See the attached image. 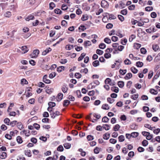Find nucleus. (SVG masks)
Segmentation results:
<instances>
[{
	"instance_id": "23",
	"label": "nucleus",
	"mask_w": 160,
	"mask_h": 160,
	"mask_svg": "<svg viewBox=\"0 0 160 160\" xmlns=\"http://www.w3.org/2000/svg\"><path fill=\"white\" fill-rule=\"evenodd\" d=\"M10 122V120L8 118H5L4 120V123L8 125H9Z\"/></svg>"
},
{
	"instance_id": "29",
	"label": "nucleus",
	"mask_w": 160,
	"mask_h": 160,
	"mask_svg": "<svg viewBox=\"0 0 160 160\" xmlns=\"http://www.w3.org/2000/svg\"><path fill=\"white\" fill-rule=\"evenodd\" d=\"M150 92L152 94L156 95L158 93L157 91L155 90L154 89H151L150 90Z\"/></svg>"
},
{
	"instance_id": "34",
	"label": "nucleus",
	"mask_w": 160,
	"mask_h": 160,
	"mask_svg": "<svg viewBox=\"0 0 160 160\" xmlns=\"http://www.w3.org/2000/svg\"><path fill=\"white\" fill-rule=\"evenodd\" d=\"M102 108L105 110H108L109 109L108 105L107 104H103L102 105Z\"/></svg>"
},
{
	"instance_id": "43",
	"label": "nucleus",
	"mask_w": 160,
	"mask_h": 160,
	"mask_svg": "<svg viewBox=\"0 0 160 160\" xmlns=\"http://www.w3.org/2000/svg\"><path fill=\"white\" fill-rule=\"evenodd\" d=\"M134 47L135 49H138L140 48L141 45L139 43H134Z\"/></svg>"
},
{
	"instance_id": "20",
	"label": "nucleus",
	"mask_w": 160,
	"mask_h": 160,
	"mask_svg": "<svg viewBox=\"0 0 160 160\" xmlns=\"http://www.w3.org/2000/svg\"><path fill=\"white\" fill-rule=\"evenodd\" d=\"M86 55V53H82L80 56L79 57V58L78 59V61H81L82 60V59L84 57H85V56Z\"/></svg>"
},
{
	"instance_id": "24",
	"label": "nucleus",
	"mask_w": 160,
	"mask_h": 160,
	"mask_svg": "<svg viewBox=\"0 0 160 160\" xmlns=\"http://www.w3.org/2000/svg\"><path fill=\"white\" fill-rule=\"evenodd\" d=\"M131 71L134 73H136L138 70V69H137L136 68H135L134 67H131Z\"/></svg>"
},
{
	"instance_id": "31",
	"label": "nucleus",
	"mask_w": 160,
	"mask_h": 160,
	"mask_svg": "<svg viewBox=\"0 0 160 160\" xmlns=\"http://www.w3.org/2000/svg\"><path fill=\"white\" fill-rule=\"evenodd\" d=\"M64 69V67L63 66H60L57 68V71L59 72H62Z\"/></svg>"
},
{
	"instance_id": "48",
	"label": "nucleus",
	"mask_w": 160,
	"mask_h": 160,
	"mask_svg": "<svg viewBox=\"0 0 160 160\" xmlns=\"http://www.w3.org/2000/svg\"><path fill=\"white\" fill-rule=\"evenodd\" d=\"M93 117L97 119H99L101 117V116L100 114H97L96 113H94L93 114Z\"/></svg>"
},
{
	"instance_id": "62",
	"label": "nucleus",
	"mask_w": 160,
	"mask_h": 160,
	"mask_svg": "<svg viewBox=\"0 0 160 160\" xmlns=\"http://www.w3.org/2000/svg\"><path fill=\"white\" fill-rule=\"evenodd\" d=\"M113 24L111 23H108L106 26V28L108 29L111 28L113 27Z\"/></svg>"
},
{
	"instance_id": "42",
	"label": "nucleus",
	"mask_w": 160,
	"mask_h": 160,
	"mask_svg": "<svg viewBox=\"0 0 160 160\" xmlns=\"http://www.w3.org/2000/svg\"><path fill=\"white\" fill-rule=\"evenodd\" d=\"M56 74L54 72H52L49 74V78H52L56 76Z\"/></svg>"
},
{
	"instance_id": "45",
	"label": "nucleus",
	"mask_w": 160,
	"mask_h": 160,
	"mask_svg": "<svg viewBox=\"0 0 160 160\" xmlns=\"http://www.w3.org/2000/svg\"><path fill=\"white\" fill-rule=\"evenodd\" d=\"M127 12L128 11L126 9L122 10L121 11V13L124 15H126L127 14Z\"/></svg>"
},
{
	"instance_id": "6",
	"label": "nucleus",
	"mask_w": 160,
	"mask_h": 160,
	"mask_svg": "<svg viewBox=\"0 0 160 160\" xmlns=\"http://www.w3.org/2000/svg\"><path fill=\"white\" fill-rule=\"evenodd\" d=\"M20 134L22 135L25 134L27 137L29 136L30 134L29 131H28L27 132V131L26 130H24L21 132Z\"/></svg>"
},
{
	"instance_id": "44",
	"label": "nucleus",
	"mask_w": 160,
	"mask_h": 160,
	"mask_svg": "<svg viewBox=\"0 0 160 160\" xmlns=\"http://www.w3.org/2000/svg\"><path fill=\"white\" fill-rule=\"evenodd\" d=\"M138 94H133L131 96V98L133 100H136L138 97Z\"/></svg>"
},
{
	"instance_id": "51",
	"label": "nucleus",
	"mask_w": 160,
	"mask_h": 160,
	"mask_svg": "<svg viewBox=\"0 0 160 160\" xmlns=\"http://www.w3.org/2000/svg\"><path fill=\"white\" fill-rule=\"evenodd\" d=\"M76 93L78 98H80L82 96L81 92L79 90H78L76 92Z\"/></svg>"
},
{
	"instance_id": "61",
	"label": "nucleus",
	"mask_w": 160,
	"mask_h": 160,
	"mask_svg": "<svg viewBox=\"0 0 160 160\" xmlns=\"http://www.w3.org/2000/svg\"><path fill=\"white\" fill-rule=\"evenodd\" d=\"M110 142L112 144H115L117 142V141L115 139L111 138L109 140Z\"/></svg>"
},
{
	"instance_id": "7",
	"label": "nucleus",
	"mask_w": 160,
	"mask_h": 160,
	"mask_svg": "<svg viewBox=\"0 0 160 160\" xmlns=\"http://www.w3.org/2000/svg\"><path fill=\"white\" fill-rule=\"evenodd\" d=\"M63 94L62 93H59L57 96V100L58 101H60L63 98Z\"/></svg>"
},
{
	"instance_id": "37",
	"label": "nucleus",
	"mask_w": 160,
	"mask_h": 160,
	"mask_svg": "<svg viewBox=\"0 0 160 160\" xmlns=\"http://www.w3.org/2000/svg\"><path fill=\"white\" fill-rule=\"evenodd\" d=\"M48 105L49 107L52 108L55 106L56 103L54 102H50L48 103Z\"/></svg>"
},
{
	"instance_id": "14",
	"label": "nucleus",
	"mask_w": 160,
	"mask_h": 160,
	"mask_svg": "<svg viewBox=\"0 0 160 160\" xmlns=\"http://www.w3.org/2000/svg\"><path fill=\"white\" fill-rule=\"evenodd\" d=\"M24 153L26 155L28 156V157L31 156L32 155L30 150H28L24 151Z\"/></svg>"
},
{
	"instance_id": "1",
	"label": "nucleus",
	"mask_w": 160,
	"mask_h": 160,
	"mask_svg": "<svg viewBox=\"0 0 160 160\" xmlns=\"http://www.w3.org/2000/svg\"><path fill=\"white\" fill-rule=\"evenodd\" d=\"M39 53V51L38 49L33 51V52L31 54V57L32 58H35L37 57Z\"/></svg>"
},
{
	"instance_id": "52",
	"label": "nucleus",
	"mask_w": 160,
	"mask_h": 160,
	"mask_svg": "<svg viewBox=\"0 0 160 160\" xmlns=\"http://www.w3.org/2000/svg\"><path fill=\"white\" fill-rule=\"evenodd\" d=\"M145 10L147 11L150 12L152 10L153 8L152 7H147L145 8Z\"/></svg>"
},
{
	"instance_id": "54",
	"label": "nucleus",
	"mask_w": 160,
	"mask_h": 160,
	"mask_svg": "<svg viewBox=\"0 0 160 160\" xmlns=\"http://www.w3.org/2000/svg\"><path fill=\"white\" fill-rule=\"evenodd\" d=\"M127 72V70L126 69L124 70H122V69H120L119 70V72L120 74H122V75H124Z\"/></svg>"
},
{
	"instance_id": "38",
	"label": "nucleus",
	"mask_w": 160,
	"mask_h": 160,
	"mask_svg": "<svg viewBox=\"0 0 160 160\" xmlns=\"http://www.w3.org/2000/svg\"><path fill=\"white\" fill-rule=\"evenodd\" d=\"M17 127L20 130L23 128L22 124L21 122H19L17 123Z\"/></svg>"
},
{
	"instance_id": "39",
	"label": "nucleus",
	"mask_w": 160,
	"mask_h": 160,
	"mask_svg": "<svg viewBox=\"0 0 160 160\" xmlns=\"http://www.w3.org/2000/svg\"><path fill=\"white\" fill-rule=\"evenodd\" d=\"M17 142L19 143H21L22 142V138L20 136H18L17 137Z\"/></svg>"
},
{
	"instance_id": "58",
	"label": "nucleus",
	"mask_w": 160,
	"mask_h": 160,
	"mask_svg": "<svg viewBox=\"0 0 160 160\" xmlns=\"http://www.w3.org/2000/svg\"><path fill=\"white\" fill-rule=\"evenodd\" d=\"M107 100V101L110 103H112L114 101V100L111 98H108Z\"/></svg>"
},
{
	"instance_id": "46",
	"label": "nucleus",
	"mask_w": 160,
	"mask_h": 160,
	"mask_svg": "<svg viewBox=\"0 0 160 160\" xmlns=\"http://www.w3.org/2000/svg\"><path fill=\"white\" fill-rule=\"evenodd\" d=\"M131 137L133 138L136 137L138 135V133L137 132H133L131 134Z\"/></svg>"
},
{
	"instance_id": "50",
	"label": "nucleus",
	"mask_w": 160,
	"mask_h": 160,
	"mask_svg": "<svg viewBox=\"0 0 160 160\" xmlns=\"http://www.w3.org/2000/svg\"><path fill=\"white\" fill-rule=\"evenodd\" d=\"M96 52L97 54L99 55H101L103 54V52L102 50L98 49L96 50Z\"/></svg>"
},
{
	"instance_id": "11",
	"label": "nucleus",
	"mask_w": 160,
	"mask_h": 160,
	"mask_svg": "<svg viewBox=\"0 0 160 160\" xmlns=\"http://www.w3.org/2000/svg\"><path fill=\"white\" fill-rule=\"evenodd\" d=\"M91 44V42L89 41H87L84 42L83 45L85 48L90 46Z\"/></svg>"
},
{
	"instance_id": "49",
	"label": "nucleus",
	"mask_w": 160,
	"mask_h": 160,
	"mask_svg": "<svg viewBox=\"0 0 160 160\" xmlns=\"http://www.w3.org/2000/svg\"><path fill=\"white\" fill-rule=\"evenodd\" d=\"M124 63L126 65H130L131 63V61L128 59H126L124 61Z\"/></svg>"
},
{
	"instance_id": "25",
	"label": "nucleus",
	"mask_w": 160,
	"mask_h": 160,
	"mask_svg": "<svg viewBox=\"0 0 160 160\" xmlns=\"http://www.w3.org/2000/svg\"><path fill=\"white\" fill-rule=\"evenodd\" d=\"M92 65L94 67H96L99 65V62L98 60H95L93 62Z\"/></svg>"
},
{
	"instance_id": "5",
	"label": "nucleus",
	"mask_w": 160,
	"mask_h": 160,
	"mask_svg": "<svg viewBox=\"0 0 160 160\" xmlns=\"http://www.w3.org/2000/svg\"><path fill=\"white\" fill-rule=\"evenodd\" d=\"M51 51L52 49L50 48H48L42 52V55H45Z\"/></svg>"
},
{
	"instance_id": "36",
	"label": "nucleus",
	"mask_w": 160,
	"mask_h": 160,
	"mask_svg": "<svg viewBox=\"0 0 160 160\" xmlns=\"http://www.w3.org/2000/svg\"><path fill=\"white\" fill-rule=\"evenodd\" d=\"M104 42L107 43L109 44L111 43V40L110 39L108 38H106L104 39Z\"/></svg>"
},
{
	"instance_id": "32",
	"label": "nucleus",
	"mask_w": 160,
	"mask_h": 160,
	"mask_svg": "<svg viewBox=\"0 0 160 160\" xmlns=\"http://www.w3.org/2000/svg\"><path fill=\"white\" fill-rule=\"evenodd\" d=\"M109 119L107 117H103L102 119V121L104 122H107L109 121Z\"/></svg>"
},
{
	"instance_id": "27",
	"label": "nucleus",
	"mask_w": 160,
	"mask_h": 160,
	"mask_svg": "<svg viewBox=\"0 0 160 160\" xmlns=\"http://www.w3.org/2000/svg\"><path fill=\"white\" fill-rule=\"evenodd\" d=\"M34 18V17L33 15H30L26 18V20L28 21H29L30 20L33 19Z\"/></svg>"
},
{
	"instance_id": "33",
	"label": "nucleus",
	"mask_w": 160,
	"mask_h": 160,
	"mask_svg": "<svg viewBox=\"0 0 160 160\" xmlns=\"http://www.w3.org/2000/svg\"><path fill=\"white\" fill-rule=\"evenodd\" d=\"M70 103V102L67 100H65L64 101L63 106H67Z\"/></svg>"
},
{
	"instance_id": "53",
	"label": "nucleus",
	"mask_w": 160,
	"mask_h": 160,
	"mask_svg": "<svg viewBox=\"0 0 160 160\" xmlns=\"http://www.w3.org/2000/svg\"><path fill=\"white\" fill-rule=\"evenodd\" d=\"M106 45L103 43H100L99 45V48L101 49H103L105 48Z\"/></svg>"
},
{
	"instance_id": "57",
	"label": "nucleus",
	"mask_w": 160,
	"mask_h": 160,
	"mask_svg": "<svg viewBox=\"0 0 160 160\" xmlns=\"http://www.w3.org/2000/svg\"><path fill=\"white\" fill-rule=\"evenodd\" d=\"M135 7L134 5H132L128 6V8L130 10H132L135 9Z\"/></svg>"
},
{
	"instance_id": "9",
	"label": "nucleus",
	"mask_w": 160,
	"mask_h": 160,
	"mask_svg": "<svg viewBox=\"0 0 160 160\" xmlns=\"http://www.w3.org/2000/svg\"><path fill=\"white\" fill-rule=\"evenodd\" d=\"M152 48L155 52H156L158 50L159 47L157 44H154L152 46Z\"/></svg>"
},
{
	"instance_id": "19",
	"label": "nucleus",
	"mask_w": 160,
	"mask_h": 160,
	"mask_svg": "<svg viewBox=\"0 0 160 160\" xmlns=\"http://www.w3.org/2000/svg\"><path fill=\"white\" fill-rule=\"evenodd\" d=\"M21 83L23 85L24 84H27L28 82L25 79L23 78L21 80Z\"/></svg>"
},
{
	"instance_id": "30",
	"label": "nucleus",
	"mask_w": 160,
	"mask_h": 160,
	"mask_svg": "<svg viewBox=\"0 0 160 160\" xmlns=\"http://www.w3.org/2000/svg\"><path fill=\"white\" fill-rule=\"evenodd\" d=\"M57 150L58 151L62 152L64 150V148L62 145H60L57 148Z\"/></svg>"
},
{
	"instance_id": "10",
	"label": "nucleus",
	"mask_w": 160,
	"mask_h": 160,
	"mask_svg": "<svg viewBox=\"0 0 160 160\" xmlns=\"http://www.w3.org/2000/svg\"><path fill=\"white\" fill-rule=\"evenodd\" d=\"M63 146L66 149H69L71 147V144L69 143L65 142L64 143Z\"/></svg>"
},
{
	"instance_id": "28",
	"label": "nucleus",
	"mask_w": 160,
	"mask_h": 160,
	"mask_svg": "<svg viewBox=\"0 0 160 160\" xmlns=\"http://www.w3.org/2000/svg\"><path fill=\"white\" fill-rule=\"evenodd\" d=\"M11 12L8 11L6 12L4 14V16L5 17L9 18L11 16Z\"/></svg>"
},
{
	"instance_id": "3",
	"label": "nucleus",
	"mask_w": 160,
	"mask_h": 160,
	"mask_svg": "<svg viewBox=\"0 0 160 160\" xmlns=\"http://www.w3.org/2000/svg\"><path fill=\"white\" fill-rule=\"evenodd\" d=\"M60 112L58 111H56L55 112H51L50 115L51 116L52 118H54L56 116L60 115Z\"/></svg>"
},
{
	"instance_id": "17",
	"label": "nucleus",
	"mask_w": 160,
	"mask_h": 160,
	"mask_svg": "<svg viewBox=\"0 0 160 160\" xmlns=\"http://www.w3.org/2000/svg\"><path fill=\"white\" fill-rule=\"evenodd\" d=\"M7 153L6 152H2V154L0 155V158L1 159L6 158L7 157Z\"/></svg>"
},
{
	"instance_id": "8",
	"label": "nucleus",
	"mask_w": 160,
	"mask_h": 160,
	"mask_svg": "<svg viewBox=\"0 0 160 160\" xmlns=\"http://www.w3.org/2000/svg\"><path fill=\"white\" fill-rule=\"evenodd\" d=\"M68 89V87L66 85H63L62 88V91L64 93H66L67 92Z\"/></svg>"
},
{
	"instance_id": "63",
	"label": "nucleus",
	"mask_w": 160,
	"mask_h": 160,
	"mask_svg": "<svg viewBox=\"0 0 160 160\" xmlns=\"http://www.w3.org/2000/svg\"><path fill=\"white\" fill-rule=\"evenodd\" d=\"M142 144L143 146H146L148 144V142L146 140H144L142 142Z\"/></svg>"
},
{
	"instance_id": "41",
	"label": "nucleus",
	"mask_w": 160,
	"mask_h": 160,
	"mask_svg": "<svg viewBox=\"0 0 160 160\" xmlns=\"http://www.w3.org/2000/svg\"><path fill=\"white\" fill-rule=\"evenodd\" d=\"M54 12L57 14H61L62 12L60 9L57 8L55 9L54 10Z\"/></svg>"
},
{
	"instance_id": "60",
	"label": "nucleus",
	"mask_w": 160,
	"mask_h": 160,
	"mask_svg": "<svg viewBox=\"0 0 160 160\" xmlns=\"http://www.w3.org/2000/svg\"><path fill=\"white\" fill-rule=\"evenodd\" d=\"M17 122V121H16V120L13 121H12L10 122L9 125H10L12 127H14L16 125Z\"/></svg>"
},
{
	"instance_id": "35",
	"label": "nucleus",
	"mask_w": 160,
	"mask_h": 160,
	"mask_svg": "<svg viewBox=\"0 0 160 160\" xmlns=\"http://www.w3.org/2000/svg\"><path fill=\"white\" fill-rule=\"evenodd\" d=\"M88 16L87 15H83L82 16L81 19L82 21H84L88 20Z\"/></svg>"
},
{
	"instance_id": "22",
	"label": "nucleus",
	"mask_w": 160,
	"mask_h": 160,
	"mask_svg": "<svg viewBox=\"0 0 160 160\" xmlns=\"http://www.w3.org/2000/svg\"><path fill=\"white\" fill-rule=\"evenodd\" d=\"M65 48L67 50H70L73 48V46L72 45H66Z\"/></svg>"
},
{
	"instance_id": "59",
	"label": "nucleus",
	"mask_w": 160,
	"mask_h": 160,
	"mask_svg": "<svg viewBox=\"0 0 160 160\" xmlns=\"http://www.w3.org/2000/svg\"><path fill=\"white\" fill-rule=\"evenodd\" d=\"M34 128L37 130H38L40 128V125L37 123H35L33 124Z\"/></svg>"
},
{
	"instance_id": "2",
	"label": "nucleus",
	"mask_w": 160,
	"mask_h": 160,
	"mask_svg": "<svg viewBox=\"0 0 160 160\" xmlns=\"http://www.w3.org/2000/svg\"><path fill=\"white\" fill-rule=\"evenodd\" d=\"M101 6L102 8H107L109 6V4L107 1L103 0L101 2Z\"/></svg>"
},
{
	"instance_id": "56",
	"label": "nucleus",
	"mask_w": 160,
	"mask_h": 160,
	"mask_svg": "<svg viewBox=\"0 0 160 160\" xmlns=\"http://www.w3.org/2000/svg\"><path fill=\"white\" fill-rule=\"evenodd\" d=\"M86 29V28L85 26L84 25H81L79 28L78 29L79 30L83 31Z\"/></svg>"
},
{
	"instance_id": "26",
	"label": "nucleus",
	"mask_w": 160,
	"mask_h": 160,
	"mask_svg": "<svg viewBox=\"0 0 160 160\" xmlns=\"http://www.w3.org/2000/svg\"><path fill=\"white\" fill-rule=\"evenodd\" d=\"M136 65L138 67H142L143 66V64L142 62L138 61L136 62Z\"/></svg>"
},
{
	"instance_id": "21",
	"label": "nucleus",
	"mask_w": 160,
	"mask_h": 160,
	"mask_svg": "<svg viewBox=\"0 0 160 160\" xmlns=\"http://www.w3.org/2000/svg\"><path fill=\"white\" fill-rule=\"evenodd\" d=\"M118 86L120 88H123L124 86V82L123 81H118Z\"/></svg>"
},
{
	"instance_id": "15",
	"label": "nucleus",
	"mask_w": 160,
	"mask_h": 160,
	"mask_svg": "<svg viewBox=\"0 0 160 160\" xmlns=\"http://www.w3.org/2000/svg\"><path fill=\"white\" fill-rule=\"evenodd\" d=\"M120 128V125L118 124H117L115 125L113 127V130L115 131H118L119 130Z\"/></svg>"
},
{
	"instance_id": "55",
	"label": "nucleus",
	"mask_w": 160,
	"mask_h": 160,
	"mask_svg": "<svg viewBox=\"0 0 160 160\" xmlns=\"http://www.w3.org/2000/svg\"><path fill=\"white\" fill-rule=\"evenodd\" d=\"M100 151V148L98 147H96L94 149V153L95 154H97Z\"/></svg>"
},
{
	"instance_id": "64",
	"label": "nucleus",
	"mask_w": 160,
	"mask_h": 160,
	"mask_svg": "<svg viewBox=\"0 0 160 160\" xmlns=\"http://www.w3.org/2000/svg\"><path fill=\"white\" fill-rule=\"evenodd\" d=\"M160 132V129L158 128L153 131V132L154 133L157 135Z\"/></svg>"
},
{
	"instance_id": "40",
	"label": "nucleus",
	"mask_w": 160,
	"mask_h": 160,
	"mask_svg": "<svg viewBox=\"0 0 160 160\" xmlns=\"http://www.w3.org/2000/svg\"><path fill=\"white\" fill-rule=\"evenodd\" d=\"M55 7V4L53 2H52L49 3V8L50 9H52Z\"/></svg>"
},
{
	"instance_id": "16",
	"label": "nucleus",
	"mask_w": 160,
	"mask_h": 160,
	"mask_svg": "<svg viewBox=\"0 0 160 160\" xmlns=\"http://www.w3.org/2000/svg\"><path fill=\"white\" fill-rule=\"evenodd\" d=\"M132 77V74L131 73H128L126 74L124 78L125 79H128Z\"/></svg>"
},
{
	"instance_id": "12",
	"label": "nucleus",
	"mask_w": 160,
	"mask_h": 160,
	"mask_svg": "<svg viewBox=\"0 0 160 160\" xmlns=\"http://www.w3.org/2000/svg\"><path fill=\"white\" fill-rule=\"evenodd\" d=\"M110 136V134L108 133H106L103 135V138L105 140H108Z\"/></svg>"
},
{
	"instance_id": "13",
	"label": "nucleus",
	"mask_w": 160,
	"mask_h": 160,
	"mask_svg": "<svg viewBox=\"0 0 160 160\" xmlns=\"http://www.w3.org/2000/svg\"><path fill=\"white\" fill-rule=\"evenodd\" d=\"M118 141L119 142H122L125 140L124 136L123 135H121L118 137Z\"/></svg>"
},
{
	"instance_id": "4",
	"label": "nucleus",
	"mask_w": 160,
	"mask_h": 160,
	"mask_svg": "<svg viewBox=\"0 0 160 160\" xmlns=\"http://www.w3.org/2000/svg\"><path fill=\"white\" fill-rule=\"evenodd\" d=\"M19 48H20L22 51V54L26 53L28 51V48L26 46H22L21 47H19Z\"/></svg>"
},
{
	"instance_id": "47",
	"label": "nucleus",
	"mask_w": 160,
	"mask_h": 160,
	"mask_svg": "<svg viewBox=\"0 0 160 160\" xmlns=\"http://www.w3.org/2000/svg\"><path fill=\"white\" fill-rule=\"evenodd\" d=\"M153 72L152 71H149L148 75V79H150L151 78L153 75Z\"/></svg>"
},
{
	"instance_id": "18",
	"label": "nucleus",
	"mask_w": 160,
	"mask_h": 160,
	"mask_svg": "<svg viewBox=\"0 0 160 160\" xmlns=\"http://www.w3.org/2000/svg\"><path fill=\"white\" fill-rule=\"evenodd\" d=\"M102 127L104 128L106 130H108L110 128V126L107 124L103 125Z\"/></svg>"
}]
</instances>
